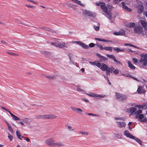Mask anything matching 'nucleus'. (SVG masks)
Segmentation results:
<instances>
[{"label":"nucleus","instance_id":"09e8293b","mask_svg":"<svg viewBox=\"0 0 147 147\" xmlns=\"http://www.w3.org/2000/svg\"><path fill=\"white\" fill-rule=\"evenodd\" d=\"M82 47H83L84 48H85V49H88V46L86 45L84 43H83V44L82 45Z\"/></svg>","mask_w":147,"mask_h":147},{"label":"nucleus","instance_id":"393cba45","mask_svg":"<svg viewBox=\"0 0 147 147\" xmlns=\"http://www.w3.org/2000/svg\"><path fill=\"white\" fill-rule=\"evenodd\" d=\"M142 112V110L141 109H139L138 111H136L135 112V114L136 115V117L137 118L139 114L141 113Z\"/></svg>","mask_w":147,"mask_h":147},{"label":"nucleus","instance_id":"f3484780","mask_svg":"<svg viewBox=\"0 0 147 147\" xmlns=\"http://www.w3.org/2000/svg\"><path fill=\"white\" fill-rule=\"evenodd\" d=\"M139 22L145 29L147 28V23L145 21L143 20H140Z\"/></svg>","mask_w":147,"mask_h":147},{"label":"nucleus","instance_id":"5701e85b","mask_svg":"<svg viewBox=\"0 0 147 147\" xmlns=\"http://www.w3.org/2000/svg\"><path fill=\"white\" fill-rule=\"evenodd\" d=\"M113 49L115 51L117 52H123L124 51V49H120L118 48L113 47Z\"/></svg>","mask_w":147,"mask_h":147},{"label":"nucleus","instance_id":"9b49d317","mask_svg":"<svg viewBox=\"0 0 147 147\" xmlns=\"http://www.w3.org/2000/svg\"><path fill=\"white\" fill-rule=\"evenodd\" d=\"M138 9L137 12L138 13H141L144 10V7L143 5L141 4L139 5L137 7Z\"/></svg>","mask_w":147,"mask_h":147},{"label":"nucleus","instance_id":"4be33fe9","mask_svg":"<svg viewBox=\"0 0 147 147\" xmlns=\"http://www.w3.org/2000/svg\"><path fill=\"white\" fill-rule=\"evenodd\" d=\"M10 115H11V117L13 118V119L15 120H20V119L18 117H17L15 115L12 113H11V112H10Z\"/></svg>","mask_w":147,"mask_h":147},{"label":"nucleus","instance_id":"052dcab7","mask_svg":"<svg viewBox=\"0 0 147 147\" xmlns=\"http://www.w3.org/2000/svg\"><path fill=\"white\" fill-rule=\"evenodd\" d=\"M101 65V64L100 63L98 62V63H97L96 66L100 68Z\"/></svg>","mask_w":147,"mask_h":147},{"label":"nucleus","instance_id":"bf43d9fd","mask_svg":"<svg viewBox=\"0 0 147 147\" xmlns=\"http://www.w3.org/2000/svg\"><path fill=\"white\" fill-rule=\"evenodd\" d=\"M115 119L116 120H123V118H121V117H115Z\"/></svg>","mask_w":147,"mask_h":147},{"label":"nucleus","instance_id":"6e6d98bb","mask_svg":"<svg viewBox=\"0 0 147 147\" xmlns=\"http://www.w3.org/2000/svg\"><path fill=\"white\" fill-rule=\"evenodd\" d=\"M133 61L134 63H136L137 62V59L136 58H133Z\"/></svg>","mask_w":147,"mask_h":147},{"label":"nucleus","instance_id":"4d7b16f0","mask_svg":"<svg viewBox=\"0 0 147 147\" xmlns=\"http://www.w3.org/2000/svg\"><path fill=\"white\" fill-rule=\"evenodd\" d=\"M28 1L30 2L33 3L35 4H37V2L35 1H33L32 0H28Z\"/></svg>","mask_w":147,"mask_h":147},{"label":"nucleus","instance_id":"f8f14e48","mask_svg":"<svg viewBox=\"0 0 147 147\" xmlns=\"http://www.w3.org/2000/svg\"><path fill=\"white\" fill-rule=\"evenodd\" d=\"M64 146V143L61 142H59L56 143H54L53 147H62Z\"/></svg>","mask_w":147,"mask_h":147},{"label":"nucleus","instance_id":"3c124183","mask_svg":"<svg viewBox=\"0 0 147 147\" xmlns=\"http://www.w3.org/2000/svg\"><path fill=\"white\" fill-rule=\"evenodd\" d=\"M46 77L49 79H54L55 78V77L53 76H47Z\"/></svg>","mask_w":147,"mask_h":147},{"label":"nucleus","instance_id":"20e7f679","mask_svg":"<svg viewBox=\"0 0 147 147\" xmlns=\"http://www.w3.org/2000/svg\"><path fill=\"white\" fill-rule=\"evenodd\" d=\"M143 59H141L140 60V62L143 66L147 65V54L142 55L141 56Z\"/></svg>","mask_w":147,"mask_h":147},{"label":"nucleus","instance_id":"423d86ee","mask_svg":"<svg viewBox=\"0 0 147 147\" xmlns=\"http://www.w3.org/2000/svg\"><path fill=\"white\" fill-rule=\"evenodd\" d=\"M134 32L138 34H141L142 32V28L140 25H138L134 28Z\"/></svg>","mask_w":147,"mask_h":147},{"label":"nucleus","instance_id":"ddd939ff","mask_svg":"<svg viewBox=\"0 0 147 147\" xmlns=\"http://www.w3.org/2000/svg\"><path fill=\"white\" fill-rule=\"evenodd\" d=\"M117 126L119 128H121L125 126V122L121 121H117Z\"/></svg>","mask_w":147,"mask_h":147},{"label":"nucleus","instance_id":"680f3d73","mask_svg":"<svg viewBox=\"0 0 147 147\" xmlns=\"http://www.w3.org/2000/svg\"><path fill=\"white\" fill-rule=\"evenodd\" d=\"M1 42L3 44H5V45H6L7 44V43L6 41H3V40H1Z\"/></svg>","mask_w":147,"mask_h":147},{"label":"nucleus","instance_id":"a878e982","mask_svg":"<svg viewBox=\"0 0 147 147\" xmlns=\"http://www.w3.org/2000/svg\"><path fill=\"white\" fill-rule=\"evenodd\" d=\"M57 116L53 114L48 115V119H52L56 118Z\"/></svg>","mask_w":147,"mask_h":147},{"label":"nucleus","instance_id":"a18cd8bd","mask_svg":"<svg viewBox=\"0 0 147 147\" xmlns=\"http://www.w3.org/2000/svg\"><path fill=\"white\" fill-rule=\"evenodd\" d=\"M95 45L94 43H91L89 44V46L90 47H93Z\"/></svg>","mask_w":147,"mask_h":147},{"label":"nucleus","instance_id":"e2e57ef3","mask_svg":"<svg viewBox=\"0 0 147 147\" xmlns=\"http://www.w3.org/2000/svg\"><path fill=\"white\" fill-rule=\"evenodd\" d=\"M20 22L19 23L20 24H23L25 26H28V24H25L24 23V22Z\"/></svg>","mask_w":147,"mask_h":147},{"label":"nucleus","instance_id":"4468645a","mask_svg":"<svg viewBox=\"0 0 147 147\" xmlns=\"http://www.w3.org/2000/svg\"><path fill=\"white\" fill-rule=\"evenodd\" d=\"M84 13H85L88 16H95V14L94 13H93L92 12L88 10H84Z\"/></svg>","mask_w":147,"mask_h":147},{"label":"nucleus","instance_id":"ea45409f","mask_svg":"<svg viewBox=\"0 0 147 147\" xmlns=\"http://www.w3.org/2000/svg\"><path fill=\"white\" fill-rule=\"evenodd\" d=\"M115 137L116 139H120L121 138V136L119 134H115Z\"/></svg>","mask_w":147,"mask_h":147},{"label":"nucleus","instance_id":"7ed1b4c3","mask_svg":"<svg viewBox=\"0 0 147 147\" xmlns=\"http://www.w3.org/2000/svg\"><path fill=\"white\" fill-rule=\"evenodd\" d=\"M103 71H106V74L108 75H110V70L108 66L104 63H101L100 68Z\"/></svg>","mask_w":147,"mask_h":147},{"label":"nucleus","instance_id":"2eb2a0df","mask_svg":"<svg viewBox=\"0 0 147 147\" xmlns=\"http://www.w3.org/2000/svg\"><path fill=\"white\" fill-rule=\"evenodd\" d=\"M37 119H48V115H42L38 116L36 117Z\"/></svg>","mask_w":147,"mask_h":147},{"label":"nucleus","instance_id":"69168bd1","mask_svg":"<svg viewBox=\"0 0 147 147\" xmlns=\"http://www.w3.org/2000/svg\"><path fill=\"white\" fill-rule=\"evenodd\" d=\"M147 120V119L146 118H144L143 119L141 120V121L142 122H144L146 121Z\"/></svg>","mask_w":147,"mask_h":147},{"label":"nucleus","instance_id":"c03bdc74","mask_svg":"<svg viewBox=\"0 0 147 147\" xmlns=\"http://www.w3.org/2000/svg\"><path fill=\"white\" fill-rule=\"evenodd\" d=\"M113 73L115 74H119V71L117 69H114L113 71Z\"/></svg>","mask_w":147,"mask_h":147},{"label":"nucleus","instance_id":"f257e3e1","mask_svg":"<svg viewBox=\"0 0 147 147\" xmlns=\"http://www.w3.org/2000/svg\"><path fill=\"white\" fill-rule=\"evenodd\" d=\"M124 135L125 136L127 137L135 140L138 142L140 145H142V144L141 140L140 139L136 138L131 135L129 133L128 131L127 130L125 131L124 132Z\"/></svg>","mask_w":147,"mask_h":147},{"label":"nucleus","instance_id":"6ab92c4d","mask_svg":"<svg viewBox=\"0 0 147 147\" xmlns=\"http://www.w3.org/2000/svg\"><path fill=\"white\" fill-rule=\"evenodd\" d=\"M128 63V67L131 69H135L136 67L129 61H127Z\"/></svg>","mask_w":147,"mask_h":147},{"label":"nucleus","instance_id":"bb28decb","mask_svg":"<svg viewBox=\"0 0 147 147\" xmlns=\"http://www.w3.org/2000/svg\"><path fill=\"white\" fill-rule=\"evenodd\" d=\"M113 47H105L104 48V49L107 51H109L111 52L112 51V50L113 49Z\"/></svg>","mask_w":147,"mask_h":147},{"label":"nucleus","instance_id":"4c0bfd02","mask_svg":"<svg viewBox=\"0 0 147 147\" xmlns=\"http://www.w3.org/2000/svg\"><path fill=\"white\" fill-rule=\"evenodd\" d=\"M78 132L80 133L81 134L83 135H88V132H82L81 131H78Z\"/></svg>","mask_w":147,"mask_h":147},{"label":"nucleus","instance_id":"cd10ccee","mask_svg":"<svg viewBox=\"0 0 147 147\" xmlns=\"http://www.w3.org/2000/svg\"><path fill=\"white\" fill-rule=\"evenodd\" d=\"M136 109L135 107H132L130 109V112L131 114H133L134 113H135V112Z\"/></svg>","mask_w":147,"mask_h":147},{"label":"nucleus","instance_id":"8fccbe9b","mask_svg":"<svg viewBox=\"0 0 147 147\" xmlns=\"http://www.w3.org/2000/svg\"><path fill=\"white\" fill-rule=\"evenodd\" d=\"M94 28L96 31H98L99 29V26H94Z\"/></svg>","mask_w":147,"mask_h":147},{"label":"nucleus","instance_id":"6e6552de","mask_svg":"<svg viewBox=\"0 0 147 147\" xmlns=\"http://www.w3.org/2000/svg\"><path fill=\"white\" fill-rule=\"evenodd\" d=\"M137 91L139 94H143L146 92V91L144 89V87L140 86H138Z\"/></svg>","mask_w":147,"mask_h":147},{"label":"nucleus","instance_id":"c9c22d12","mask_svg":"<svg viewBox=\"0 0 147 147\" xmlns=\"http://www.w3.org/2000/svg\"><path fill=\"white\" fill-rule=\"evenodd\" d=\"M8 127V129L9 131L11 133L13 134L14 131L13 130V129L11 126H9Z\"/></svg>","mask_w":147,"mask_h":147},{"label":"nucleus","instance_id":"0e129e2a","mask_svg":"<svg viewBox=\"0 0 147 147\" xmlns=\"http://www.w3.org/2000/svg\"><path fill=\"white\" fill-rule=\"evenodd\" d=\"M89 63L91 65H95V63H96V61H94V62L90 61V62H89Z\"/></svg>","mask_w":147,"mask_h":147},{"label":"nucleus","instance_id":"473e14b6","mask_svg":"<svg viewBox=\"0 0 147 147\" xmlns=\"http://www.w3.org/2000/svg\"><path fill=\"white\" fill-rule=\"evenodd\" d=\"M97 55L98 57H99L100 59H102V60H107V59H106L104 57L101 55L99 54H97Z\"/></svg>","mask_w":147,"mask_h":147},{"label":"nucleus","instance_id":"412c9836","mask_svg":"<svg viewBox=\"0 0 147 147\" xmlns=\"http://www.w3.org/2000/svg\"><path fill=\"white\" fill-rule=\"evenodd\" d=\"M16 134L17 137L20 139L22 140V139L23 138H24L23 136H22L20 134V132L17 131L16 132Z\"/></svg>","mask_w":147,"mask_h":147},{"label":"nucleus","instance_id":"c85d7f7f","mask_svg":"<svg viewBox=\"0 0 147 147\" xmlns=\"http://www.w3.org/2000/svg\"><path fill=\"white\" fill-rule=\"evenodd\" d=\"M40 28L48 31H50L51 30V29L49 28L44 26L41 27Z\"/></svg>","mask_w":147,"mask_h":147},{"label":"nucleus","instance_id":"58836bf2","mask_svg":"<svg viewBox=\"0 0 147 147\" xmlns=\"http://www.w3.org/2000/svg\"><path fill=\"white\" fill-rule=\"evenodd\" d=\"M138 117L140 119H142L144 118V116L143 114H140L138 115Z\"/></svg>","mask_w":147,"mask_h":147},{"label":"nucleus","instance_id":"b1692460","mask_svg":"<svg viewBox=\"0 0 147 147\" xmlns=\"http://www.w3.org/2000/svg\"><path fill=\"white\" fill-rule=\"evenodd\" d=\"M72 1L74 2L75 3L80 5L82 6H83V4L81 2L79 1L78 0H71Z\"/></svg>","mask_w":147,"mask_h":147},{"label":"nucleus","instance_id":"1a4fd4ad","mask_svg":"<svg viewBox=\"0 0 147 147\" xmlns=\"http://www.w3.org/2000/svg\"><path fill=\"white\" fill-rule=\"evenodd\" d=\"M113 34L116 36L122 35L123 36L125 34V32L124 30L122 29L120 30L119 32H114Z\"/></svg>","mask_w":147,"mask_h":147},{"label":"nucleus","instance_id":"a211bd4d","mask_svg":"<svg viewBox=\"0 0 147 147\" xmlns=\"http://www.w3.org/2000/svg\"><path fill=\"white\" fill-rule=\"evenodd\" d=\"M102 11L104 12H107V11L108 8L105 4H102L100 5Z\"/></svg>","mask_w":147,"mask_h":147},{"label":"nucleus","instance_id":"49530a36","mask_svg":"<svg viewBox=\"0 0 147 147\" xmlns=\"http://www.w3.org/2000/svg\"><path fill=\"white\" fill-rule=\"evenodd\" d=\"M1 108L2 109H3L4 110H5L8 112L9 114L10 113V112H11L9 111L8 109H7L3 107L2 106L1 107Z\"/></svg>","mask_w":147,"mask_h":147},{"label":"nucleus","instance_id":"72a5a7b5","mask_svg":"<svg viewBox=\"0 0 147 147\" xmlns=\"http://www.w3.org/2000/svg\"><path fill=\"white\" fill-rule=\"evenodd\" d=\"M123 8L125 9V10L129 11H132V9L130 8H129L127 6H124Z\"/></svg>","mask_w":147,"mask_h":147},{"label":"nucleus","instance_id":"de8ad7c7","mask_svg":"<svg viewBox=\"0 0 147 147\" xmlns=\"http://www.w3.org/2000/svg\"><path fill=\"white\" fill-rule=\"evenodd\" d=\"M76 43L80 45V46H81L82 47V45L83 44V42H80V41H76Z\"/></svg>","mask_w":147,"mask_h":147},{"label":"nucleus","instance_id":"864d4df0","mask_svg":"<svg viewBox=\"0 0 147 147\" xmlns=\"http://www.w3.org/2000/svg\"><path fill=\"white\" fill-rule=\"evenodd\" d=\"M114 62L115 63H116L118 64H121V65H122L120 61H118L115 59H114Z\"/></svg>","mask_w":147,"mask_h":147},{"label":"nucleus","instance_id":"603ef678","mask_svg":"<svg viewBox=\"0 0 147 147\" xmlns=\"http://www.w3.org/2000/svg\"><path fill=\"white\" fill-rule=\"evenodd\" d=\"M110 70V72L112 73V72H113V71L114 70V68L112 67H111L110 68H109Z\"/></svg>","mask_w":147,"mask_h":147},{"label":"nucleus","instance_id":"774afa93","mask_svg":"<svg viewBox=\"0 0 147 147\" xmlns=\"http://www.w3.org/2000/svg\"><path fill=\"white\" fill-rule=\"evenodd\" d=\"M68 55V56H69V58L70 59V60H71V53H69Z\"/></svg>","mask_w":147,"mask_h":147},{"label":"nucleus","instance_id":"9d476101","mask_svg":"<svg viewBox=\"0 0 147 147\" xmlns=\"http://www.w3.org/2000/svg\"><path fill=\"white\" fill-rule=\"evenodd\" d=\"M87 94L89 96L94 97H96L97 99H99L100 98L103 97V96L100 95H98L92 93H90V94Z\"/></svg>","mask_w":147,"mask_h":147},{"label":"nucleus","instance_id":"5fc2aeb1","mask_svg":"<svg viewBox=\"0 0 147 147\" xmlns=\"http://www.w3.org/2000/svg\"><path fill=\"white\" fill-rule=\"evenodd\" d=\"M86 114L88 115H91L92 116H96V115H97L96 114H93L92 113H87Z\"/></svg>","mask_w":147,"mask_h":147},{"label":"nucleus","instance_id":"37998d69","mask_svg":"<svg viewBox=\"0 0 147 147\" xmlns=\"http://www.w3.org/2000/svg\"><path fill=\"white\" fill-rule=\"evenodd\" d=\"M8 137L10 141H11L13 139V137L12 136L10 135L9 134H8Z\"/></svg>","mask_w":147,"mask_h":147},{"label":"nucleus","instance_id":"13d9d810","mask_svg":"<svg viewBox=\"0 0 147 147\" xmlns=\"http://www.w3.org/2000/svg\"><path fill=\"white\" fill-rule=\"evenodd\" d=\"M103 42H112V40H106V39H103Z\"/></svg>","mask_w":147,"mask_h":147},{"label":"nucleus","instance_id":"e433bc0d","mask_svg":"<svg viewBox=\"0 0 147 147\" xmlns=\"http://www.w3.org/2000/svg\"><path fill=\"white\" fill-rule=\"evenodd\" d=\"M96 45L99 48L100 50H102L104 49V47H103L102 45L98 44H96Z\"/></svg>","mask_w":147,"mask_h":147},{"label":"nucleus","instance_id":"0eeeda50","mask_svg":"<svg viewBox=\"0 0 147 147\" xmlns=\"http://www.w3.org/2000/svg\"><path fill=\"white\" fill-rule=\"evenodd\" d=\"M51 44L52 45H54L55 47L59 48H62L64 47H66L65 43L60 44L57 42H51Z\"/></svg>","mask_w":147,"mask_h":147},{"label":"nucleus","instance_id":"aec40b11","mask_svg":"<svg viewBox=\"0 0 147 147\" xmlns=\"http://www.w3.org/2000/svg\"><path fill=\"white\" fill-rule=\"evenodd\" d=\"M135 24L133 22L129 23L127 24L126 26L129 28H133L135 26Z\"/></svg>","mask_w":147,"mask_h":147},{"label":"nucleus","instance_id":"f03ea898","mask_svg":"<svg viewBox=\"0 0 147 147\" xmlns=\"http://www.w3.org/2000/svg\"><path fill=\"white\" fill-rule=\"evenodd\" d=\"M116 98L118 100L123 101L126 99L127 96L123 94L116 93Z\"/></svg>","mask_w":147,"mask_h":147},{"label":"nucleus","instance_id":"2f4dec72","mask_svg":"<svg viewBox=\"0 0 147 147\" xmlns=\"http://www.w3.org/2000/svg\"><path fill=\"white\" fill-rule=\"evenodd\" d=\"M105 13L108 16L107 17L109 19V20H111V19L112 15L111 13L110 12H108V11L107 12H105Z\"/></svg>","mask_w":147,"mask_h":147},{"label":"nucleus","instance_id":"7c9ffc66","mask_svg":"<svg viewBox=\"0 0 147 147\" xmlns=\"http://www.w3.org/2000/svg\"><path fill=\"white\" fill-rule=\"evenodd\" d=\"M67 129L69 131H73L75 130V129L72 126L70 125L67 126Z\"/></svg>","mask_w":147,"mask_h":147},{"label":"nucleus","instance_id":"39448f33","mask_svg":"<svg viewBox=\"0 0 147 147\" xmlns=\"http://www.w3.org/2000/svg\"><path fill=\"white\" fill-rule=\"evenodd\" d=\"M45 142L47 145L53 147L55 140L53 138H50L46 140Z\"/></svg>","mask_w":147,"mask_h":147},{"label":"nucleus","instance_id":"338daca9","mask_svg":"<svg viewBox=\"0 0 147 147\" xmlns=\"http://www.w3.org/2000/svg\"><path fill=\"white\" fill-rule=\"evenodd\" d=\"M121 4L122 5L123 7L124 6H125V3L124 2H123L121 3Z\"/></svg>","mask_w":147,"mask_h":147},{"label":"nucleus","instance_id":"dca6fc26","mask_svg":"<svg viewBox=\"0 0 147 147\" xmlns=\"http://www.w3.org/2000/svg\"><path fill=\"white\" fill-rule=\"evenodd\" d=\"M71 108L72 110L76 113H78L79 112H82L83 111L80 108H77L73 107H71Z\"/></svg>","mask_w":147,"mask_h":147},{"label":"nucleus","instance_id":"a19ab883","mask_svg":"<svg viewBox=\"0 0 147 147\" xmlns=\"http://www.w3.org/2000/svg\"><path fill=\"white\" fill-rule=\"evenodd\" d=\"M136 107H138L139 109H143L144 107V106L143 105H137L135 106Z\"/></svg>","mask_w":147,"mask_h":147},{"label":"nucleus","instance_id":"c756f323","mask_svg":"<svg viewBox=\"0 0 147 147\" xmlns=\"http://www.w3.org/2000/svg\"><path fill=\"white\" fill-rule=\"evenodd\" d=\"M107 56L108 57L112 59L113 60H114V59H115V57L113 55H109L108 54H107Z\"/></svg>","mask_w":147,"mask_h":147},{"label":"nucleus","instance_id":"79ce46f5","mask_svg":"<svg viewBox=\"0 0 147 147\" xmlns=\"http://www.w3.org/2000/svg\"><path fill=\"white\" fill-rule=\"evenodd\" d=\"M77 90L80 92H82L83 91V90L80 88V86H77Z\"/></svg>","mask_w":147,"mask_h":147},{"label":"nucleus","instance_id":"f704fd0d","mask_svg":"<svg viewBox=\"0 0 147 147\" xmlns=\"http://www.w3.org/2000/svg\"><path fill=\"white\" fill-rule=\"evenodd\" d=\"M24 5L25 7H28V8H31L33 9H34L35 8V7L34 6L31 5H28L26 4H25Z\"/></svg>","mask_w":147,"mask_h":147}]
</instances>
